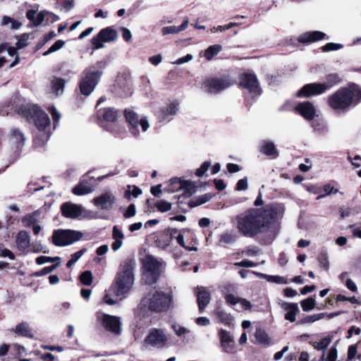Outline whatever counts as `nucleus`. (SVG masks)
I'll use <instances>...</instances> for the list:
<instances>
[{"label":"nucleus","mask_w":361,"mask_h":361,"mask_svg":"<svg viewBox=\"0 0 361 361\" xmlns=\"http://www.w3.org/2000/svg\"><path fill=\"white\" fill-rule=\"evenodd\" d=\"M82 236L83 233L78 231L58 229L53 233L52 242L56 246L63 247L80 240Z\"/></svg>","instance_id":"nucleus-8"},{"label":"nucleus","mask_w":361,"mask_h":361,"mask_svg":"<svg viewBox=\"0 0 361 361\" xmlns=\"http://www.w3.org/2000/svg\"><path fill=\"white\" fill-rule=\"evenodd\" d=\"M238 236L236 232L233 230L226 231L222 233L219 238L220 244H232L234 243Z\"/></svg>","instance_id":"nucleus-32"},{"label":"nucleus","mask_w":361,"mask_h":361,"mask_svg":"<svg viewBox=\"0 0 361 361\" xmlns=\"http://www.w3.org/2000/svg\"><path fill=\"white\" fill-rule=\"evenodd\" d=\"M337 358V349L336 347H333L330 349L328 356L325 361H336Z\"/></svg>","instance_id":"nucleus-64"},{"label":"nucleus","mask_w":361,"mask_h":361,"mask_svg":"<svg viewBox=\"0 0 361 361\" xmlns=\"http://www.w3.org/2000/svg\"><path fill=\"white\" fill-rule=\"evenodd\" d=\"M331 340L332 337L326 336L322 338L320 341L312 342V345L317 350H326L331 342Z\"/></svg>","instance_id":"nucleus-38"},{"label":"nucleus","mask_w":361,"mask_h":361,"mask_svg":"<svg viewBox=\"0 0 361 361\" xmlns=\"http://www.w3.org/2000/svg\"><path fill=\"white\" fill-rule=\"evenodd\" d=\"M197 290L198 307L202 312L209 303L211 300V295L210 293L204 287H197Z\"/></svg>","instance_id":"nucleus-24"},{"label":"nucleus","mask_w":361,"mask_h":361,"mask_svg":"<svg viewBox=\"0 0 361 361\" xmlns=\"http://www.w3.org/2000/svg\"><path fill=\"white\" fill-rule=\"evenodd\" d=\"M9 23L11 24V28L12 30H18L22 26V23H20L18 20H16L7 16H4L2 18L1 25H6Z\"/></svg>","instance_id":"nucleus-39"},{"label":"nucleus","mask_w":361,"mask_h":361,"mask_svg":"<svg viewBox=\"0 0 361 361\" xmlns=\"http://www.w3.org/2000/svg\"><path fill=\"white\" fill-rule=\"evenodd\" d=\"M247 178L245 177L242 179H240L236 184V190L241 191L245 190L247 189Z\"/></svg>","instance_id":"nucleus-60"},{"label":"nucleus","mask_w":361,"mask_h":361,"mask_svg":"<svg viewBox=\"0 0 361 361\" xmlns=\"http://www.w3.org/2000/svg\"><path fill=\"white\" fill-rule=\"evenodd\" d=\"M6 51H7V54L9 56H16V59H15L14 61L10 64V68H13L19 63V56L18 55L17 49L16 47H10L6 49Z\"/></svg>","instance_id":"nucleus-52"},{"label":"nucleus","mask_w":361,"mask_h":361,"mask_svg":"<svg viewBox=\"0 0 361 361\" xmlns=\"http://www.w3.org/2000/svg\"><path fill=\"white\" fill-rule=\"evenodd\" d=\"M179 33L177 26H166L161 28L162 35H175Z\"/></svg>","instance_id":"nucleus-56"},{"label":"nucleus","mask_w":361,"mask_h":361,"mask_svg":"<svg viewBox=\"0 0 361 361\" xmlns=\"http://www.w3.org/2000/svg\"><path fill=\"white\" fill-rule=\"evenodd\" d=\"M136 261L133 258H126L119 265L112 290L115 295L124 298L131 290L135 281Z\"/></svg>","instance_id":"nucleus-2"},{"label":"nucleus","mask_w":361,"mask_h":361,"mask_svg":"<svg viewBox=\"0 0 361 361\" xmlns=\"http://www.w3.org/2000/svg\"><path fill=\"white\" fill-rule=\"evenodd\" d=\"M167 342V336L162 329H152L147 337L145 343L154 348H161L164 347Z\"/></svg>","instance_id":"nucleus-12"},{"label":"nucleus","mask_w":361,"mask_h":361,"mask_svg":"<svg viewBox=\"0 0 361 361\" xmlns=\"http://www.w3.org/2000/svg\"><path fill=\"white\" fill-rule=\"evenodd\" d=\"M269 282L276 283V284H286L288 283V281L283 276H278V275H269Z\"/></svg>","instance_id":"nucleus-54"},{"label":"nucleus","mask_w":361,"mask_h":361,"mask_svg":"<svg viewBox=\"0 0 361 361\" xmlns=\"http://www.w3.org/2000/svg\"><path fill=\"white\" fill-rule=\"evenodd\" d=\"M279 305L286 312L285 314V319L294 322L296 320V314L299 313L300 310L297 303L288 302L279 300L278 301Z\"/></svg>","instance_id":"nucleus-20"},{"label":"nucleus","mask_w":361,"mask_h":361,"mask_svg":"<svg viewBox=\"0 0 361 361\" xmlns=\"http://www.w3.org/2000/svg\"><path fill=\"white\" fill-rule=\"evenodd\" d=\"M211 166V163L209 161H204L200 168L196 170L195 174L198 177H202L206 173V171Z\"/></svg>","instance_id":"nucleus-55"},{"label":"nucleus","mask_w":361,"mask_h":361,"mask_svg":"<svg viewBox=\"0 0 361 361\" xmlns=\"http://www.w3.org/2000/svg\"><path fill=\"white\" fill-rule=\"evenodd\" d=\"M361 102V87L353 84L349 87L338 90L329 96V105L334 109L344 110L350 106H355Z\"/></svg>","instance_id":"nucleus-4"},{"label":"nucleus","mask_w":361,"mask_h":361,"mask_svg":"<svg viewBox=\"0 0 361 361\" xmlns=\"http://www.w3.org/2000/svg\"><path fill=\"white\" fill-rule=\"evenodd\" d=\"M23 133L18 129H13L11 131L10 142L17 148L22 147L25 142Z\"/></svg>","instance_id":"nucleus-30"},{"label":"nucleus","mask_w":361,"mask_h":361,"mask_svg":"<svg viewBox=\"0 0 361 361\" xmlns=\"http://www.w3.org/2000/svg\"><path fill=\"white\" fill-rule=\"evenodd\" d=\"M343 47V44L329 42L324 46L322 47V50L324 52L330 51H336L342 49Z\"/></svg>","instance_id":"nucleus-49"},{"label":"nucleus","mask_w":361,"mask_h":361,"mask_svg":"<svg viewBox=\"0 0 361 361\" xmlns=\"http://www.w3.org/2000/svg\"><path fill=\"white\" fill-rule=\"evenodd\" d=\"M157 209L161 212H166L171 209V204L166 200H160L155 204Z\"/></svg>","instance_id":"nucleus-44"},{"label":"nucleus","mask_w":361,"mask_h":361,"mask_svg":"<svg viewBox=\"0 0 361 361\" xmlns=\"http://www.w3.org/2000/svg\"><path fill=\"white\" fill-rule=\"evenodd\" d=\"M222 49V47L219 44L209 46L204 51V57L210 61L214 56H216Z\"/></svg>","instance_id":"nucleus-37"},{"label":"nucleus","mask_w":361,"mask_h":361,"mask_svg":"<svg viewBox=\"0 0 361 361\" xmlns=\"http://www.w3.org/2000/svg\"><path fill=\"white\" fill-rule=\"evenodd\" d=\"M92 189L86 185L79 184L73 189V194L76 195H84L91 193Z\"/></svg>","instance_id":"nucleus-41"},{"label":"nucleus","mask_w":361,"mask_h":361,"mask_svg":"<svg viewBox=\"0 0 361 361\" xmlns=\"http://www.w3.org/2000/svg\"><path fill=\"white\" fill-rule=\"evenodd\" d=\"M65 44V42L61 40V39H59L57 41H56L50 47L49 49L46 51L45 52H44L43 54V56H47L53 52H55L58 50H59L60 49H61Z\"/></svg>","instance_id":"nucleus-43"},{"label":"nucleus","mask_w":361,"mask_h":361,"mask_svg":"<svg viewBox=\"0 0 361 361\" xmlns=\"http://www.w3.org/2000/svg\"><path fill=\"white\" fill-rule=\"evenodd\" d=\"M66 82L63 78L53 77L50 80L51 92L56 97L61 95L64 92Z\"/></svg>","instance_id":"nucleus-26"},{"label":"nucleus","mask_w":361,"mask_h":361,"mask_svg":"<svg viewBox=\"0 0 361 361\" xmlns=\"http://www.w3.org/2000/svg\"><path fill=\"white\" fill-rule=\"evenodd\" d=\"M49 112L51 113L53 120H54V126L56 127V123L59 121L61 118L60 113L55 109L54 106H51L49 108Z\"/></svg>","instance_id":"nucleus-59"},{"label":"nucleus","mask_w":361,"mask_h":361,"mask_svg":"<svg viewBox=\"0 0 361 361\" xmlns=\"http://www.w3.org/2000/svg\"><path fill=\"white\" fill-rule=\"evenodd\" d=\"M135 214H136L135 206V204H131L128 207L126 212L124 213V216H125V218L128 219V218L134 216L135 215Z\"/></svg>","instance_id":"nucleus-63"},{"label":"nucleus","mask_w":361,"mask_h":361,"mask_svg":"<svg viewBox=\"0 0 361 361\" xmlns=\"http://www.w3.org/2000/svg\"><path fill=\"white\" fill-rule=\"evenodd\" d=\"M80 281L85 286L91 285L92 282V274L90 271H85L80 275Z\"/></svg>","instance_id":"nucleus-50"},{"label":"nucleus","mask_w":361,"mask_h":361,"mask_svg":"<svg viewBox=\"0 0 361 361\" xmlns=\"http://www.w3.org/2000/svg\"><path fill=\"white\" fill-rule=\"evenodd\" d=\"M83 208L80 204H76L71 202L62 204L61 211L63 216L69 219L78 218L82 212Z\"/></svg>","instance_id":"nucleus-18"},{"label":"nucleus","mask_w":361,"mask_h":361,"mask_svg":"<svg viewBox=\"0 0 361 361\" xmlns=\"http://www.w3.org/2000/svg\"><path fill=\"white\" fill-rule=\"evenodd\" d=\"M315 301L313 298H309L301 302V307L303 311L308 312L314 307Z\"/></svg>","instance_id":"nucleus-46"},{"label":"nucleus","mask_w":361,"mask_h":361,"mask_svg":"<svg viewBox=\"0 0 361 361\" xmlns=\"http://www.w3.org/2000/svg\"><path fill=\"white\" fill-rule=\"evenodd\" d=\"M171 303V296L161 291H156L147 297L142 299L140 305L148 307V309L153 312L166 311Z\"/></svg>","instance_id":"nucleus-7"},{"label":"nucleus","mask_w":361,"mask_h":361,"mask_svg":"<svg viewBox=\"0 0 361 361\" xmlns=\"http://www.w3.org/2000/svg\"><path fill=\"white\" fill-rule=\"evenodd\" d=\"M102 75V72L99 71H87L85 72V76L80 80L79 87L82 94L89 96L94 90L98 84Z\"/></svg>","instance_id":"nucleus-9"},{"label":"nucleus","mask_w":361,"mask_h":361,"mask_svg":"<svg viewBox=\"0 0 361 361\" xmlns=\"http://www.w3.org/2000/svg\"><path fill=\"white\" fill-rule=\"evenodd\" d=\"M324 39H329V37L321 31L306 32L298 37V42L300 43H312Z\"/></svg>","instance_id":"nucleus-22"},{"label":"nucleus","mask_w":361,"mask_h":361,"mask_svg":"<svg viewBox=\"0 0 361 361\" xmlns=\"http://www.w3.org/2000/svg\"><path fill=\"white\" fill-rule=\"evenodd\" d=\"M92 202L99 209L110 210L116 202V197L111 192H106L94 198Z\"/></svg>","instance_id":"nucleus-16"},{"label":"nucleus","mask_w":361,"mask_h":361,"mask_svg":"<svg viewBox=\"0 0 361 361\" xmlns=\"http://www.w3.org/2000/svg\"><path fill=\"white\" fill-rule=\"evenodd\" d=\"M0 257H8L10 259H14V254L8 249L4 248L3 245L0 244Z\"/></svg>","instance_id":"nucleus-58"},{"label":"nucleus","mask_w":361,"mask_h":361,"mask_svg":"<svg viewBox=\"0 0 361 361\" xmlns=\"http://www.w3.org/2000/svg\"><path fill=\"white\" fill-rule=\"evenodd\" d=\"M102 322L104 327L109 331L119 334L121 331V318L109 314H104Z\"/></svg>","instance_id":"nucleus-19"},{"label":"nucleus","mask_w":361,"mask_h":361,"mask_svg":"<svg viewBox=\"0 0 361 361\" xmlns=\"http://www.w3.org/2000/svg\"><path fill=\"white\" fill-rule=\"evenodd\" d=\"M142 280L147 284L156 283L164 269V263L161 259L147 255L143 260Z\"/></svg>","instance_id":"nucleus-6"},{"label":"nucleus","mask_w":361,"mask_h":361,"mask_svg":"<svg viewBox=\"0 0 361 361\" xmlns=\"http://www.w3.org/2000/svg\"><path fill=\"white\" fill-rule=\"evenodd\" d=\"M218 334L223 348H228L233 342V338L229 331L221 329L219 330Z\"/></svg>","instance_id":"nucleus-36"},{"label":"nucleus","mask_w":361,"mask_h":361,"mask_svg":"<svg viewBox=\"0 0 361 361\" xmlns=\"http://www.w3.org/2000/svg\"><path fill=\"white\" fill-rule=\"evenodd\" d=\"M117 37V32L112 27L103 28L92 39V49H101L104 47V43L113 42Z\"/></svg>","instance_id":"nucleus-11"},{"label":"nucleus","mask_w":361,"mask_h":361,"mask_svg":"<svg viewBox=\"0 0 361 361\" xmlns=\"http://www.w3.org/2000/svg\"><path fill=\"white\" fill-rule=\"evenodd\" d=\"M142 194V190L136 186H128V190H127L125 192V197L127 198H130V197L132 195L134 197H138L140 195Z\"/></svg>","instance_id":"nucleus-48"},{"label":"nucleus","mask_w":361,"mask_h":361,"mask_svg":"<svg viewBox=\"0 0 361 361\" xmlns=\"http://www.w3.org/2000/svg\"><path fill=\"white\" fill-rule=\"evenodd\" d=\"M193 183L189 180H183L178 178H175L171 180L170 185L169 186V190L171 192H174L181 190L182 188H186L190 190L192 188Z\"/></svg>","instance_id":"nucleus-27"},{"label":"nucleus","mask_w":361,"mask_h":361,"mask_svg":"<svg viewBox=\"0 0 361 361\" xmlns=\"http://www.w3.org/2000/svg\"><path fill=\"white\" fill-rule=\"evenodd\" d=\"M243 253L249 257H254L260 253V250L256 246H250Z\"/></svg>","instance_id":"nucleus-57"},{"label":"nucleus","mask_w":361,"mask_h":361,"mask_svg":"<svg viewBox=\"0 0 361 361\" xmlns=\"http://www.w3.org/2000/svg\"><path fill=\"white\" fill-rule=\"evenodd\" d=\"M178 110V103L176 102H172L161 109L160 117L163 120L169 119L170 116L175 115Z\"/></svg>","instance_id":"nucleus-29"},{"label":"nucleus","mask_w":361,"mask_h":361,"mask_svg":"<svg viewBox=\"0 0 361 361\" xmlns=\"http://www.w3.org/2000/svg\"><path fill=\"white\" fill-rule=\"evenodd\" d=\"M30 252L38 253L43 252L44 253H48V251L44 250V246L40 241H35L30 245Z\"/></svg>","instance_id":"nucleus-51"},{"label":"nucleus","mask_w":361,"mask_h":361,"mask_svg":"<svg viewBox=\"0 0 361 361\" xmlns=\"http://www.w3.org/2000/svg\"><path fill=\"white\" fill-rule=\"evenodd\" d=\"M325 315H326L325 313H319V314H312V315H308V316L305 317L303 319H302L299 322V324H303L313 323L319 319H322V318H324V317Z\"/></svg>","instance_id":"nucleus-40"},{"label":"nucleus","mask_w":361,"mask_h":361,"mask_svg":"<svg viewBox=\"0 0 361 361\" xmlns=\"http://www.w3.org/2000/svg\"><path fill=\"white\" fill-rule=\"evenodd\" d=\"M283 213L284 208L281 204L264 209L251 208L235 217V226L241 235L251 238L259 236L264 244H270L278 234L277 221Z\"/></svg>","instance_id":"nucleus-1"},{"label":"nucleus","mask_w":361,"mask_h":361,"mask_svg":"<svg viewBox=\"0 0 361 361\" xmlns=\"http://www.w3.org/2000/svg\"><path fill=\"white\" fill-rule=\"evenodd\" d=\"M240 85L247 89L250 92L259 95L261 94V88L259 85V82L257 76L255 74L245 73L240 76Z\"/></svg>","instance_id":"nucleus-15"},{"label":"nucleus","mask_w":361,"mask_h":361,"mask_svg":"<svg viewBox=\"0 0 361 361\" xmlns=\"http://www.w3.org/2000/svg\"><path fill=\"white\" fill-rule=\"evenodd\" d=\"M19 114L27 119H32L38 131L42 133L40 137L35 138V142L37 146L44 145L50 137L49 128L51 121L49 116L39 106L35 104L22 106Z\"/></svg>","instance_id":"nucleus-3"},{"label":"nucleus","mask_w":361,"mask_h":361,"mask_svg":"<svg viewBox=\"0 0 361 361\" xmlns=\"http://www.w3.org/2000/svg\"><path fill=\"white\" fill-rule=\"evenodd\" d=\"M341 80L340 76L336 74H330L327 75L326 81L323 83H310L304 85L297 92L298 97H309L323 94L331 89L334 85L338 84Z\"/></svg>","instance_id":"nucleus-5"},{"label":"nucleus","mask_w":361,"mask_h":361,"mask_svg":"<svg viewBox=\"0 0 361 361\" xmlns=\"http://www.w3.org/2000/svg\"><path fill=\"white\" fill-rule=\"evenodd\" d=\"M26 17L35 27L40 25L45 19L51 21L59 20L56 15L47 11H42L37 13L36 11L32 9L27 11Z\"/></svg>","instance_id":"nucleus-14"},{"label":"nucleus","mask_w":361,"mask_h":361,"mask_svg":"<svg viewBox=\"0 0 361 361\" xmlns=\"http://www.w3.org/2000/svg\"><path fill=\"white\" fill-rule=\"evenodd\" d=\"M61 258L59 257H47V256H39L36 258V263L39 265L45 264V263H51L54 262L56 261H60Z\"/></svg>","instance_id":"nucleus-45"},{"label":"nucleus","mask_w":361,"mask_h":361,"mask_svg":"<svg viewBox=\"0 0 361 361\" xmlns=\"http://www.w3.org/2000/svg\"><path fill=\"white\" fill-rule=\"evenodd\" d=\"M235 267H255L256 264L248 259H243L240 262L234 264Z\"/></svg>","instance_id":"nucleus-61"},{"label":"nucleus","mask_w":361,"mask_h":361,"mask_svg":"<svg viewBox=\"0 0 361 361\" xmlns=\"http://www.w3.org/2000/svg\"><path fill=\"white\" fill-rule=\"evenodd\" d=\"M41 212L39 210H36L32 213L26 214L22 219V223L25 227H30L32 224H35L38 221V217L40 215Z\"/></svg>","instance_id":"nucleus-35"},{"label":"nucleus","mask_w":361,"mask_h":361,"mask_svg":"<svg viewBox=\"0 0 361 361\" xmlns=\"http://www.w3.org/2000/svg\"><path fill=\"white\" fill-rule=\"evenodd\" d=\"M125 116L126 121L131 126V133L134 135H137L139 131L137 128L139 126H141L143 132L147 130L149 127V124L146 118H138L137 115L132 111H126Z\"/></svg>","instance_id":"nucleus-13"},{"label":"nucleus","mask_w":361,"mask_h":361,"mask_svg":"<svg viewBox=\"0 0 361 361\" xmlns=\"http://www.w3.org/2000/svg\"><path fill=\"white\" fill-rule=\"evenodd\" d=\"M234 288V286L233 285H228L225 286L223 289L222 292L224 294V298L226 301V302L234 305L238 303L239 297H236L234 295L231 293H228L229 290H233Z\"/></svg>","instance_id":"nucleus-33"},{"label":"nucleus","mask_w":361,"mask_h":361,"mask_svg":"<svg viewBox=\"0 0 361 361\" xmlns=\"http://www.w3.org/2000/svg\"><path fill=\"white\" fill-rule=\"evenodd\" d=\"M240 25H241L240 23L231 22V23H230L228 25H226L224 26L219 25L217 27H214L211 29V32H213V33L216 32L218 31L223 32V31L227 30H228V29H230L231 27H237V26H238Z\"/></svg>","instance_id":"nucleus-47"},{"label":"nucleus","mask_w":361,"mask_h":361,"mask_svg":"<svg viewBox=\"0 0 361 361\" xmlns=\"http://www.w3.org/2000/svg\"><path fill=\"white\" fill-rule=\"evenodd\" d=\"M259 151L262 154L269 157L271 159H276L279 157V152L274 143L271 140H262L260 144Z\"/></svg>","instance_id":"nucleus-23"},{"label":"nucleus","mask_w":361,"mask_h":361,"mask_svg":"<svg viewBox=\"0 0 361 361\" xmlns=\"http://www.w3.org/2000/svg\"><path fill=\"white\" fill-rule=\"evenodd\" d=\"M98 117L100 122L113 123L117 120L118 112L113 108H105L98 111Z\"/></svg>","instance_id":"nucleus-25"},{"label":"nucleus","mask_w":361,"mask_h":361,"mask_svg":"<svg viewBox=\"0 0 361 361\" xmlns=\"http://www.w3.org/2000/svg\"><path fill=\"white\" fill-rule=\"evenodd\" d=\"M294 109L307 121L313 120L316 116L317 110L310 102H300L295 106Z\"/></svg>","instance_id":"nucleus-17"},{"label":"nucleus","mask_w":361,"mask_h":361,"mask_svg":"<svg viewBox=\"0 0 361 361\" xmlns=\"http://www.w3.org/2000/svg\"><path fill=\"white\" fill-rule=\"evenodd\" d=\"M214 315L216 317L218 322L224 324L226 326H230L232 325L233 318L231 314L227 313L221 308H216L214 312Z\"/></svg>","instance_id":"nucleus-28"},{"label":"nucleus","mask_w":361,"mask_h":361,"mask_svg":"<svg viewBox=\"0 0 361 361\" xmlns=\"http://www.w3.org/2000/svg\"><path fill=\"white\" fill-rule=\"evenodd\" d=\"M86 249L83 248L71 255V259L67 262L66 267L68 268H71L84 255Z\"/></svg>","instance_id":"nucleus-42"},{"label":"nucleus","mask_w":361,"mask_h":361,"mask_svg":"<svg viewBox=\"0 0 361 361\" xmlns=\"http://www.w3.org/2000/svg\"><path fill=\"white\" fill-rule=\"evenodd\" d=\"M257 342L264 345H269L271 344V340L268 334L262 329H257L255 334Z\"/></svg>","instance_id":"nucleus-34"},{"label":"nucleus","mask_w":361,"mask_h":361,"mask_svg":"<svg viewBox=\"0 0 361 361\" xmlns=\"http://www.w3.org/2000/svg\"><path fill=\"white\" fill-rule=\"evenodd\" d=\"M193 59V56L192 54H187L185 56L178 59L176 61L172 62L173 64L176 65H181L183 63L190 61Z\"/></svg>","instance_id":"nucleus-62"},{"label":"nucleus","mask_w":361,"mask_h":361,"mask_svg":"<svg viewBox=\"0 0 361 361\" xmlns=\"http://www.w3.org/2000/svg\"><path fill=\"white\" fill-rule=\"evenodd\" d=\"M16 243L18 250L23 253L30 252V237L26 231H20L16 238Z\"/></svg>","instance_id":"nucleus-21"},{"label":"nucleus","mask_w":361,"mask_h":361,"mask_svg":"<svg viewBox=\"0 0 361 361\" xmlns=\"http://www.w3.org/2000/svg\"><path fill=\"white\" fill-rule=\"evenodd\" d=\"M59 266V263L56 264H53L51 266L45 267L42 270L37 271L34 274L35 276H42L47 275L54 271Z\"/></svg>","instance_id":"nucleus-53"},{"label":"nucleus","mask_w":361,"mask_h":361,"mask_svg":"<svg viewBox=\"0 0 361 361\" xmlns=\"http://www.w3.org/2000/svg\"><path fill=\"white\" fill-rule=\"evenodd\" d=\"M233 81L229 77L221 78H208L202 84L201 88L206 92L219 93L233 85Z\"/></svg>","instance_id":"nucleus-10"},{"label":"nucleus","mask_w":361,"mask_h":361,"mask_svg":"<svg viewBox=\"0 0 361 361\" xmlns=\"http://www.w3.org/2000/svg\"><path fill=\"white\" fill-rule=\"evenodd\" d=\"M12 331L20 336L27 337L30 338H32L34 337V334L30 329L28 324L26 322H21L18 324L15 329H12Z\"/></svg>","instance_id":"nucleus-31"}]
</instances>
